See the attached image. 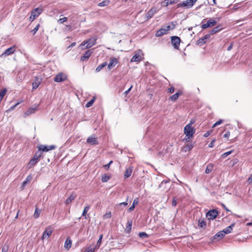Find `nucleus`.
I'll use <instances>...</instances> for the list:
<instances>
[{
    "label": "nucleus",
    "instance_id": "f257e3e1",
    "mask_svg": "<svg viewBox=\"0 0 252 252\" xmlns=\"http://www.w3.org/2000/svg\"><path fill=\"white\" fill-rule=\"evenodd\" d=\"M96 40V38L94 37H92L86 41H84L80 44V46L83 50L86 48H89L95 44Z\"/></svg>",
    "mask_w": 252,
    "mask_h": 252
},
{
    "label": "nucleus",
    "instance_id": "f03ea898",
    "mask_svg": "<svg viewBox=\"0 0 252 252\" xmlns=\"http://www.w3.org/2000/svg\"><path fill=\"white\" fill-rule=\"evenodd\" d=\"M197 0H186L180 2L177 5V7L191 8L193 6Z\"/></svg>",
    "mask_w": 252,
    "mask_h": 252
},
{
    "label": "nucleus",
    "instance_id": "7ed1b4c3",
    "mask_svg": "<svg viewBox=\"0 0 252 252\" xmlns=\"http://www.w3.org/2000/svg\"><path fill=\"white\" fill-rule=\"evenodd\" d=\"M206 19H203L202 21V26L201 28L202 29H206L209 27H212L214 26H215L217 23V21L215 20L210 18L209 20L207 21L206 23H205Z\"/></svg>",
    "mask_w": 252,
    "mask_h": 252
},
{
    "label": "nucleus",
    "instance_id": "20e7f679",
    "mask_svg": "<svg viewBox=\"0 0 252 252\" xmlns=\"http://www.w3.org/2000/svg\"><path fill=\"white\" fill-rule=\"evenodd\" d=\"M195 130L192 126H191V124H188L187 125L184 129V134L186 136H192L195 133Z\"/></svg>",
    "mask_w": 252,
    "mask_h": 252
},
{
    "label": "nucleus",
    "instance_id": "39448f33",
    "mask_svg": "<svg viewBox=\"0 0 252 252\" xmlns=\"http://www.w3.org/2000/svg\"><path fill=\"white\" fill-rule=\"evenodd\" d=\"M180 38L176 36H173L171 37V44L173 46L174 48L176 49H178L180 43Z\"/></svg>",
    "mask_w": 252,
    "mask_h": 252
},
{
    "label": "nucleus",
    "instance_id": "423d86ee",
    "mask_svg": "<svg viewBox=\"0 0 252 252\" xmlns=\"http://www.w3.org/2000/svg\"><path fill=\"white\" fill-rule=\"evenodd\" d=\"M56 146L54 145L46 146L44 145H40L38 147V149H39V151H40L41 152H44L54 150L56 148Z\"/></svg>",
    "mask_w": 252,
    "mask_h": 252
},
{
    "label": "nucleus",
    "instance_id": "0eeeda50",
    "mask_svg": "<svg viewBox=\"0 0 252 252\" xmlns=\"http://www.w3.org/2000/svg\"><path fill=\"white\" fill-rule=\"evenodd\" d=\"M158 11V10L156 7L151 8L145 15L146 21L150 19Z\"/></svg>",
    "mask_w": 252,
    "mask_h": 252
},
{
    "label": "nucleus",
    "instance_id": "6e6552de",
    "mask_svg": "<svg viewBox=\"0 0 252 252\" xmlns=\"http://www.w3.org/2000/svg\"><path fill=\"white\" fill-rule=\"evenodd\" d=\"M218 214V212L217 210L213 209L209 211L206 214V217L208 220H213L215 219Z\"/></svg>",
    "mask_w": 252,
    "mask_h": 252
},
{
    "label": "nucleus",
    "instance_id": "1a4fd4ad",
    "mask_svg": "<svg viewBox=\"0 0 252 252\" xmlns=\"http://www.w3.org/2000/svg\"><path fill=\"white\" fill-rule=\"evenodd\" d=\"M52 232L53 228L51 226H49L48 227H47L43 233L42 236V239L48 238L49 236L52 234Z\"/></svg>",
    "mask_w": 252,
    "mask_h": 252
},
{
    "label": "nucleus",
    "instance_id": "9d476101",
    "mask_svg": "<svg viewBox=\"0 0 252 252\" xmlns=\"http://www.w3.org/2000/svg\"><path fill=\"white\" fill-rule=\"evenodd\" d=\"M15 51V46L11 47L6 50L1 55L0 57H2V56H9L13 53H14Z\"/></svg>",
    "mask_w": 252,
    "mask_h": 252
},
{
    "label": "nucleus",
    "instance_id": "9b49d317",
    "mask_svg": "<svg viewBox=\"0 0 252 252\" xmlns=\"http://www.w3.org/2000/svg\"><path fill=\"white\" fill-rule=\"evenodd\" d=\"M118 63V60L116 58H111L109 63L108 64V69L111 70L113 67L115 66Z\"/></svg>",
    "mask_w": 252,
    "mask_h": 252
},
{
    "label": "nucleus",
    "instance_id": "f8f14e48",
    "mask_svg": "<svg viewBox=\"0 0 252 252\" xmlns=\"http://www.w3.org/2000/svg\"><path fill=\"white\" fill-rule=\"evenodd\" d=\"M87 142L92 145H95L98 144V141L96 138L94 136L89 137L87 139Z\"/></svg>",
    "mask_w": 252,
    "mask_h": 252
},
{
    "label": "nucleus",
    "instance_id": "ddd939ff",
    "mask_svg": "<svg viewBox=\"0 0 252 252\" xmlns=\"http://www.w3.org/2000/svg\"><path fill=\"white\" fill-rule=\"evenodd\" d=\"M92 53V51L90 50L86 51L83 56L81 57V61L84 62V61L88 60L91 56Z\"/></svg>",
    "mask_w": 252,
    "mask_h": 252
},
{
    "label": "nucleus",
    "instance_id": "4468645a",
    "mask_svg": "<svg viewBox=\"0 0 252 252\" xmlns=\"http://www.w3.org/2000/svg\"><path fill=\"white\" fill-rule=\"evenodd\" d=\"M42 11V9L40 8H35L32 11L31 15L32 16L36 18L41 13Z\"/></svg>",
    "mask_w": 252,
    "mask_h": 252
},
{
    "label": "nucleus",
    "instance_id": "2eb2a0df",
    "mask_svg": "<svg viewBox=\"0 0 252 252\" xmlns=\"http://www.w3.org/2000/svg\"><path fill=\"white\" fill-rule=\"evenodd\" d=\"M167 33V31L166 30L165 28H161L157 31L156 33V36L157 37H160L164 34H166Z\"/></svg>",
    "mask_w": 252,
    "mask_h": 252
},
{
    "label": "nucleus",
    "instance_id": "dca6fc26",
    "mask_svg": "<svg viewBox=\"0 0 252 252\" xmlns=\"http://www.w3.org/2000/svg\"><path fill=\"white\" fill-rule=\"evenodd\" d=\"M132 170H133L132 166H130L128 168L126 169V171L124 174V178L125 179L131 176L132 172Z\"/></svg>",
    "mask_w": 252,
    "mask_h": 252
},
{
    "label": "nucleus",
    "instance_id": "f3484780",
    "mask_svg": "<svg viewBox=\"0 0 252 252\" xmlns=\"http://www.w3.org/2000/svg\"><path fill=\"white\" fill-rule=\"evenodd\" d=\"M181 94H182V91L179 90L178 92H177L176 94L171 95L169 97V99L171 100V101H174L176 100L178 98L179 96Z\"/></svg>",
    "mask_w": 252,
    "mask_h": 252
},
{
    "label": "nucleus",
    "instance_id": "a211bd4d",
    "mask_svg": "<svg viewBox=\"0 0 252 252\" xmlns=\"http://www.w3.org/2000/svg\"><path fill=\"white\" fill-rule=\"evenodd\" d=\"M37 108V106L34 107H30L27 111L25 113L24 115L25 116H29L32 114H33L35 112Z\"/></svg>",
    "mask_w": 252,
    "mask_h": 252
},
{
    "label": "nucleus",
    "instance_id": "6ab92c4d",
    "mask_svg": "<svg viewBox=\"0 0 252 252\" xmlns=\"http://www.w3.org/2000/svg\"><path fill=\"white\" fill-rule=\"evenodd\" d=\"M234 225H235V223H232L229 226H228V227H226L225 228H224L222 230V231L224 233V235L231 233L232 232V231L233 228L234 226Z\"/></svg>",
    "mask_w": 252,
    "mask_h": 252
},
{
    "label": "nucleus",
    "instance_id": "aec40b11",
    "mask_svg": "<svg viewBox=\"0 0 252 252\" xmlns=\"http://www.w3.org/2000/svg\"><path fill=\"white\" fill-rule=\"evenodd\" d=\"M76 195L74 193H71L69 197L66 199L65 203L66 205H68L71 203V202L75 199Z\"/></svg>",
    "mask_w": 252,
    "mask_h": 252
},
{
    "label": "nucleus",
    "instance_id": "412c9836",
    "mask_svg": "<svg viewBox=\"0 0 252 252\" xmlns=\"http://www.w3.org/2000/svg\"><path fill=\"white\" fill-rule=\"evenodd\" d=\"M38 160L34 158H32L29 161V162L27 164V168L28 169H31L32 167H33L36 163L37 162Z\"/></svg>",
    "mask_w": 252,
    "mask_h": 252
},
{
    "label": "nucleus",
    "instance_id": "4be33fe9",
    "mask_svg": "<svg viewBox=\"0 0 252 252\" xmlns=\"http://www.w3.org/2000/svg\"><path fill=\"white\" fill-rule=\"evenodd\" d=\"M222 29V28L220 26H216L210 31V34L213 35L216 33L220 32Z\"/></svg>",
    "mask_w": 252,
    "mask_h": 252
},
{
    "label": "nucleus",
    "instance_id": "5701e85b",
    "mask_svg": "<svg viewBox=\"0 0 252 252\" xmlns=\"http://www.w3.org/2000/svg\"><path fill=\"white\" fill-rule=\"evenodd\" d=\"M138 198L136 197L135 198L133 201L132 205L128 208V211L129 212H132L135 208V206L138 204Z\"/></svg>",
    "mask_w": 252,
    "mask_h": 252
},
{
    "label": "nucleus",
    "instance_id": "b1692460",
    "mask_svg": "<svg viewBox=\"0 0 252 252\" xmlns=\"http://www.w3.org/2000/svg\"><path fill=\"white\" fill-rule=\"evenodd\" d=\"M64 80V79L63 78V75L62 73H60L57 75L54 78V81L56 82H61Z\"/></svg>",
    "mask_w": 252,
    "mask_h": 252
},
{
    "label": "nucleus",
    "instance_id": "393cba45",
    "mask_svg": "<svg viewBox=\"0 0 252 252\" xmlns=\"http://www.w3.org/2000/svg\"><path fill=\"white\" fill-rule=\"evenodd\" d=\"M214 164L212 163H209L207 165V167L205 169V173L209 174L210 173L213 169Z\"/></svg>",
    "mask_w": 252,
    "mask_h": 252
},
{
    "label": "nucleus",
    "instance_id": "a878e982",
    "mask_svg": "<svg viewBox=\"0 0 252 252\" xmlns=\"http://www.w3.org/2000/svg\"><path fill=\"white\" fill-rule=\"evenodd\" d=\"M71 247V240L69 238H67L64 243V247L67 249H69Z\"/></svg>",
    "mask_w": 252,
    "mask_h": 252
},
{
    "label": "nucleus",
    "instance_id": "bb28decb",
    "mask_svg": "<svg viewBox=\"0 0 252 252\" xmlns=\"http://www.w3.org/2000/svg\"><path fill=\"white\" fill-rule=\"evenodd\" d=\"M140 56L137 54H135L131 59V62H139L140 61Z\"/></svg>",
    "mask_w": 252,
    "mask_h": 252
},
{
    "label": "nucleus",
    "instance_id": "cd10ccee",
    "mask_svg": "<svg viewBox=\"0 0 252 252\" xmlns=\"http://www.w3.org/2000/svg\"><path fill=\"white\" fill-rule=\"evenodd\" d=\"M32 179V176L31 175H28L25 180L23 181L22 183V187H24L29 182H30Z\"/></svg>",
    "mask_w": 252,
    "mask_h": 252
},
{
    "label": "nucleus",
    "instance_id": "c85d7f7f",
    "mask_svg": "<svg viewBox=\"0 0 252 252\" xmlns=\"http://www.w3.org/2000/svg\"><path fill=\"white\" fill-rule=\"evenodd\" d=\"M107 65V62H105L103 63L102 64L99 65L95 69L96 72L100 71L103 67L106 66Z\"/></svg>",
    "mask_w": 252,
    "mask_h": 252
},
{
    "label": "nucleus",
    "instance_id": "c756f323",
    "mask_svg": "<svg viewBox=\"0 0 252 252\" xmlns=\"http://www.w3.org/2000/svg\"><path fill=\"white\" fill-rule=\"evenodd\" d=\"M224 236V234L222 231H219L218 232L215 236L214 239H216L217 238H219V240L222 239Z\"/></svg>",
    "mask_w": 252,
    "mask_h": 252
},
{
    "label": "nucleus",
    "instance_id": "7c9ffc66",
    "mask_svg": "<svg viewBox=\"0 0 252 252\" xmlns=\"http://www.w3.org/2000/svg\"><path fill=\"white\" fill-rule=\"evenodd\" d=\"M178 2V0H165L163 3H165V6H168L169 4H171Z\"/></svg>",
    "mask_w": 252,
    "mask_h": 252
},
{
    "label": "nucleus",
    "instance_id": "2f4dec72",
    "mask_svg": "<svg viewBox=\"0 0 252 252\" xmlns=\"http://www.w3.org/2000/svg\"><path fill=\"white\" fill-rule=\"evenodd\" d=\"M193 147V145L191 143L188 144L184 147V150L185 152H187L191 150Z\"/></svg>",
    "mask_w": 252,
    "mask_h": 252
},
{
    "label": "nucleus",
    "instance_id": "473e14b6",
    "mask_svg": "<svg viewBox=\"0 0 252 252\" xmlns=\"http://www.w3.org/2000/svg\"><path fill=\"white\" fill-rule=\"evenodd\" d=\"M42 154V152H41L40 151H39L38 149V151L34 154L33 158L38 160L39 158L41 157Z\"/></svg>",
    "mask_w": 252,
    "mask_h": 252
},
{
    "label": "nucleus",
    "instance_id": "72a5a7b5",
    "mask_svg": "<svg viewBox=\"0 0 252 252\" xmlns=\"http://www.w3.org/2000/svg\"><path fill=\"white\" fill-rule=\"evenodd\" d=\"M175 28V24L174 22H171L170 25L166 27V30L168 32V31L173 30Z\"/></svg>",
    "mask_w": 252,
    "mask_h": 252
},
{
    "label": "nucleus",
    "instance_id": "f704fd0d",
    "mask_svg": "<svg viewBox=\"0 0 252 252\" xmlns=\"http://www.w3.org/2000/svg\"><path fill=\"white\" fill-rule=\"evenodd\" d=\"M110 3L109 0H103L98 4L99 6H105L108 5Z\"/></svg>",
    "mask_w": 252,
    "mask_h": 252
},
{
    "label": "nucleus",
    "instance_id": "c9c22d12",
    "mask_svg": "<svg viewBox=\"0 0 252 252\" xmlns=\"http://www.w3.org/2000/svg\"><path fill=\"white\" fill-rule=\"evenodd\" d=\"M95 99V98L94 97L91 100H90L89 101H88L85 105L86 107L89 108L90 106L92 105V104L94 103V100Z\"/></svg>",
    "mask_w": 252,
    "mask_h": 252
},
{
    "label": "nucleus",
    "instance_id": "e433bc0d",
    "mask_svg": "<svg viewBox=\"0 0 252 252\" xmlns=\"http://www.w3.org/2000/svg\"><path fill=\"white\" fill-rule=\"evenodd\" d=\"M110 178V177L106 174H104L102 176L101 181L102 182H107Z\"/></svg>",
    "mask_w": 252,
    "mask_h": 252
},
{
    "label": "nucleus",
    "instance_id": "4c0bfd02",
    "mask_svg": "<svg viewBox=\"0 0 252 252\" xmlns=\"http://www.w3.org/2000/svg\"><path fill=\"white\" fill-rule=\"evenodd\" d=\"M6 93V89H4L0 91V101L2 100Z\"/></svg>",
    "mask_w": 252,
    "mask_h": 252
},
{
    "label": "nucleus",
    "instance_id": "58836bf2",
    "mask_svg": "<svg viewBox=\"0 0 252 252\" xmlns=\"http://www.w3.org/2000/svg\"><path fill=\"white\" fill-rule=\"evenodd\" d=\"M138 236L141 238H147L149 237V235L146 233H145L144 232H139L138 234Z\"/></svg>",
    "mask_w": 252,
    "mask_h": 252
},
{
    "label": "nucleus",
    "instance_id": "ea45409f",
    "mask_svg": "<svg viewBox=\"0 0 252 252\" xmlns=\"http://www.w3.org/2000/svg\"><path fill=\"white\" fill-rule=\"evenodd\" d=\"M40 213V211L37 208H36L34 213V217L36 219H37L39 217Z\"/></svg>",
    "mask_w": 252,
    "mask_h": 252
},
{
    "label": "nucleus",
    "instance_id": "a19ab883",
    "mask_svg": "<svg viewBox=\"0 0 252 252\" xmlns=\"http://www.w3.org/2000/svg\"><path fill=\"white\" fill-rule=\"evenodd\" d=\"M206 43L204 39L203 38V37L200 38L197 41V44L202 45Z\"/></svg>",
    "mask_w": 252,
    "mask_h": 252
},
{
    "label": "nucleus",
    "instance_id": "79ce46f5",
    "mask_svg": "<svg viewBox=\"0 0 252 252\" xmlns=\"http://www.w3.org/2000/svg\"><path fill=\"white\" fill-rule=\"evenodd\" d=\"M39 27H40V24H37L36 25V26L34 27V28L32 30V32H33V35H34L35 33L38 30Z\"/></svg>",
    "mask_w": 252,
    "mask_h": 252
},
{
    "label": "nucleus",
    "instance_id": "37998d69",
    "mask_svg": "<svg viewBox=\"0 0 252 252\" xmlns=\"http://www.w3.org/2000/svg\"><path fill=\"white\" fill-rule=\"evenodd\" d=\"M232 153V151H230L228 152H226L223 154L221 155V158H225L226 157H227L228 155L231 154Z\"/></svg>",
    "mask_w": 252,
    "mask_h": 252
},
{
    "label": "nucleus",
    "instance_id": "c03bdc74",
    "mask_svg": "<svg viewBox=\"0 0 252 252\" xmlns=\"http://www.w3.org/2000/svg\"><path fill=\"white\" fill-rule=\"evenodd\" d=\"M90 209V207L89 206H86L84 209V210L83 211V213H82V216H85L86 214L87 213L88 211H89Z\"/></svg>",
    "mask_w": 252,
    "mask_h": 252
},
{
    "label": "nucleus",
    "instance_id": "a18cd8bd",
    "mask_svg": "<svg viewBox=\"0 0 252 252\" xmlns=\"http://www.w3.org/2000/svg\"><path fill=\"white\" fill-rule=\"evenodd\" d=\"M206 222L205 221L202 220L200 222L199 221L198 226L200 227L204 228L206 226Z\"/></svg>",
    "mask_w": 252,
    "mask_h": 252
},
{
    "label": "nucleus",
    "instance_id": "49530a36",
    "mask_svg": "<svg viewBox=\"0 0 252 252\" xmlns=\"http://www.w3.org/2000/svg\"><path fill=\"white\" fill-rule=\"evenodd\" d=\"M111 217V212H109L106 213L104 216L103 218L105 219H110Z\"/></svg>",
    "mask_w": 252,
    "mask_h": 252
},
{
    "label": "nucleus",
    "instance_id": "de8ad7c7",
    "mask_svg": "<svg viewBox=\"0 0 252 252\" xmlns=\"http://www.w3.org/2000/svg\"><path fill=\"white\" fill-rule=\"evenodd\" d=\"M223 122V120H219V121H218L217 122H216L213 126V127H216V126L220 125V124H221Z\"/></svg>",
    "mask_w": 252,
    "mask_h": 252
},
{
    "label": "nucleus",
    "instance_id": "09e8293b",
    "mask_svg": "<svg viewBox=\"0 0 252 252\" xmlns=\"http://www.w3.org/2000/svg\"><path fill=\"white\" fill-rule=\"evenodd\" d=\"M23 101H21L20 102H18L16 103L15 105L11 106L9 109L8 111H11L14 109V108L16 107V106H17L18 104H20L21 102H22Z\"/></svg>",
    "mask_w": 252,
    "mask_h": 252
},
{
    "label": "nucleus",
    "instance_id": "8fccbe9b",
    "mask_svg": "<svg viewBox=\"0 0 252 252\" xmlns=\"http://www.w3.org/2000/svg\"><path fill=\"white\" fill-rule=\"evenodd\" d=\"M67 18L66 17H63V18H60L59 20H58V22L60 24H62L65 22H66L67 21Z\"/></svg>",
    "mask_w": 252,
    "mask_h": 252
},
{
    "label": "nucleus",
    "instance_id": "3c124183",
    "mask_svg": "<svg viewBox=\"0 0 252 252\" xmlns=\"http://www.w3.org/2000/svg\"><path fill=\"white\" fill-rule=\"evenodd\" d=\"M113 163V161L111 160L108 164L104 165V167L106 170H108L110 167V165Z\"/></svg>",
    "mask_w": 252,
    "mask_h": 252
},
{
    "label": "nucleus",
    "instance_id": "603ef678",
    "mask_svg": "<svg viewBox=\"0 0 252 252\" xmlns=\"http://www.w3.org/2000/svg\"><path fill=\"white\" fill-rule=\"evenodd\" d=\"M216 140L215 139H213V140H212V141L209 144V145L208 146L210 147V148H212L214 146V142H215Z\"/></svg>",
    "mask_w": 252,
    "mask_h": 252
},
{
    "label": "nucleus",
    "instance_id": "864d4df0",
    "mask_svg": "<svg viewBox=\"0 0 252 252\" xmlns=\"http://www.w3.org/2000/svg\"><path fill=\"white\" fill-rule=\"evenodd\" d=\"M102 237H103V235H100V237L97 242V244L98 245H100L101 243V240H102Z\"/></svg>",
    "mask_w": 252,
    "mask_h": 252
},
{
    "label": "nucleus",
    "instance_id": "5fc2aeb1",
    "mask_svg": "<svg viewBox=\"0 0 252 252\" xmlns=\"http://www.w3.org/2000/svg\"><path fill=\"white\" fill-rule=\"evenodd\" d=\"M210 33L209 34H207L206 35H205L203 37V38L204 39V40L205 41V42H206V40L209 39L210 37Z\"/></svg>",
    "mask_w": 252,
    "mask_h": 252
},
{
    "label": "nucleus",
    "instance_id": "6e6d98bb",
    "mask_svg": "<svg viewBox=\"0 0 252 252\" xmlns=\"http://www.w3.org/2000/svg\"><path fill=\"white\" fill-rule=\"evenodd\" d=\"M210 33L209 34H207L206 35H205L203 37V38L204 39V40L205 41V42H206V40L209 39L210 37Z\"/></svg>",
    "mask_w": 252,
    "mask_h": 252
},
{
    "label": "nucleus",
    "instance_id": "4d7b16f0",
    "mask_svg": "<svg viewBox=\"0 0 252 252\" xmlns=\"http://www.w3.org/2000/svg\"><path fill=\"white\" fill-rule=\"evenodd\" d=\"M230 136V132L229 131H227L223 135V137L225 138H226L227 139H228L229 137Z\"/></svg>",
    "mask_w": 252,
    "mask_h": 252
},
{
    "label": "nucleus",
    "instance_id": "13d9d810",
    "mask_svg": "<svg viewBox=\"0 0 252 252\" xmlns=\"http://www.w3.org/2000/svg\"><path fill=\"white\" fill-rule=\"evenodd\" d=\"M192 136H186V137H185V138L184 139V140L186 142H189V140H190V137H191Z\"/></svg>",
    "mask_w": 252,
    "mask_h": 252
},
{
    "label": "nucleus",
    "instance_id": "bf43d9fd",
    "mask_svg": "<svg viewBox=\"0 0 252 252\" xmlns=\"http://www.w3.org/2000/svg\"><path fill=\"white\" fill-rule=\"evenodd\" d=\"M168 93H173L174 91V88L173 87H170L168 89Z\"/></svg>",
    "mask_w": 252,
    "mask_h": 252
},
{
    "label": "nucleus",
    "instance_id": "052dcab7",
    "mask_svg": "<svg viewBox=\"0 0 252 252\" xmlns=\"http://www.w3.org/2000/svg\"><path fill=\"white\" fill-rule=\"evenodd\" d=\"M176 205H177V202L175 199V197H174V198L172 201V206L174 207V206H176Z\"/></svg>",
    "mask_w": 252,
    "mask_h": 252
},
{
    "label": "nucleus",
    "instance_id": "680f3d73",
    "mask_svg": "<svg viewBox=\"0 0 252 252\" xmlns=\"http://www.w3.org/2000/svg\"><path fill=\"white\" fill-rule=\"evenodd\" d=\"M233 47V43H230V44L228 46L227 48V51H230L232 49Z\"/></svg>",
    "mask_w": 252,
    "mask_h": 252
},
{
    "label": "nucleus",
    "instance_id": "e2e57ef3",
    "mask_svg": "<svg viewBox=\"0 0 252 252\" xmlns=\"http://www.w3.org/2000/svg\"><path fill=\"white\" fill-rule=\"evenodd\" d=\"M118 205L121 206V205H124V206H127V203L126 202H123L122 203H120Z\"/></svg>",
    "mask_w": 252,
    "mask_h": 252
},
{
    "label": "nucleus",
    "instance_id": "0e129e2a",
    "mask_svg": "<svg viewBox=\"0 0 252 252\" xmlns=\"http://www.w3.org/2000/svg\"><path fill=\"white\" fill-rule=\"evenodd\" d=\"M127 224H128V226H127V227H129V229H130L131 225H132V221H128Z\"/></svg>",
    "mask_w": 252,
    "mask_h": 252
},
{
    "label": "nucleus",
    "instance_id": "69168bd1",
    "mask_svg": "<svg viewBox=\"0 0 252 252\" xmlns=\"http://www.w3.org/2000/svg\"><path fill=\"white\" fill-rule=\"evenodd\" d=\"M210 135V132L209 131H207L204 134V136L205 137H207L208 136H209Z\"/></svg>",
    "mask_w": 252,
    "mask_h": 252
},
{
    "label": "nucleus",
    "instance_id": "338daca9",
    "mask_svg": "<svg viewBox=\"0 0 252 252\" xmlns=\"http://www.w3.org/2000/svg\"><path fill=\"white\" fill-rule=\"evenodd\" d=\"M7 251V247L5 248L4 247H3L2 249V252H6Z\"/></svg>",
    "mask_w": 252,
    "mask_h": 252
},
{
    "label": "nucleus",
    "instance_id": "774afa93",
    "mask_svg": "<svg viewBox=\"0 0 252 252\" xmlns=\"http://www.w3.org/2000/svg\"><path fill=\"white\" fill-rule=\"evenodd\" d=\"M132 87V86H131V87H130L128 90H127L125 92V93L126 94H127L129 92V91H130V90H131V89Z\"/></svg>",
    "mask_w": 252,
    "mask_h": 252
}]
</instances>
